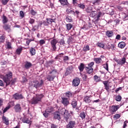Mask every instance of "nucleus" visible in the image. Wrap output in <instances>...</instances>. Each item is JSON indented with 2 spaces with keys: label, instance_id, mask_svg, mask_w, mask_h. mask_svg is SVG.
I'll return each mask as SVG.
<instances>
[{
  "label": "nucleus",
  "instance_id": "22",
  "mask_svg": "<svg viewBox=\"0 0 128 128\" xmlns=\"http://www.w3.org/2000/svg\"><path fill=\"white\" fill-rule=\"evenodd\" d=\"M32 66V64L30 62L26 61L25 62L24 68H26V70H28Z\"/></svg>",
  "mask_w": 128,
  "mask_h": 128
},
{
  "label": "nucleus",
  "instance_id": "64",
  "mask_svg": "<svg viewBox=\"0 0 128 128\" xmlns=\"http://www.w3.org/2000/svg\"><path fill=\"white\" fill-rule=\"evenodd\" d=\"M60 44L61 45L65 44L66 43L64 42V39L60 40Z\"/></svg>",
  "mask_w": 128,
  "mask_h": 128
},
{
  "label": "nucleus",
  "instance_id": "40",
  "mask_svg": "<svg viewBox=\"0 0 128 128\" xmlns=\"http://www.w3.org/2000/svg\"><path fill=\"white\" fill-rule=\"evenodd\" d=\"M22 122L26 124H30V120L28 118H24L22 119Z\"/></svg>",
  "mask_w": 128,
  "mask_h": 128
},
{
  "label": "nucleus",
  "instance_id": "7",
  "mask_svg": "<svg viewBox=\"0 0 128 128\" xmlns=\"http://www.w3.org/2000/svg\"><path fill=\"white\" fill-rule=\"evenodd\" d=\"M114 61L117 62L118 64L122 66H124V64L126 62V58L124 57H123L121 59H115Z\"/></svg>",
  "mask_w": 128,
  "mask_h": 128
},
{
  "label": "nucleus",
  "instance_id": "9",
  "mask_svg": "<svg viewBox=\"0 0 128 128\" xmlns=\"http://www.w3.org/2000/svg\"><path fill=\"white\" fill-rule=\"evenodd\" d=\"M102 82L104 84V89L108 92H110V88H112V86L108 84V80L102 81Z\"/></svg>",
  "mask_w": 128,
  "mask_h": 128
},
{
  "label": "nucleus",
  "instance_id": "3",
  "mask_svg": "<svg viewBox=\"0 0 128 128\" xmlns=\"http://www.w3.org/2000/svg\"><path fill=\"white\" fill-rule=\"evenodd\" d=\"M58 112L60 114L64 116V120H66V122H68V120H70V114L68 113V110H66L64 108H60V109H58Z\"/></svg>",
  "mask_w": 128,
  "mask_h": 128
},
{
  "label": "nucleus",
  "instance_id": "33",
  "mask_svg": "<svg viewBox=\"0 0 128 128\" xmlns=\"http://www.w3.org/2000/svg\"><path fill=\"white\" fill-rule=\"evenodd\" d=\"M66 20L67 22H74V20H72V16H66Z\"/></svg>",
  "mask_w": 128,
  "mask_h": 128
},
{
  "label": "nucleus",
  "instance_id": "45",
  "mask_svg": "<svg viewBox=\"0 0 128 128\" xmlns=\"http://www.w3.org/2000/svg\"><path fill=\"white\" fill-rule=\"evenodd\" d=\"M66 96H67V98H71V96H72V92H68L66 93Z\"/></svg>",
  "mask_w": 128,
  "mask_h": 128
},
{
  "label": "nucleus",
  "instance_id": "5",
  "mask_svg": "<svg viewBox=\"0 0 128 128\" xmlns=\"http://www.w3.org/2000/svg\"><path fill=\"white\" fill-rule=\"evenodd\" d=\"M50 40H50V44L52 48V50L56 52V44H58V40L52 38H50Z\"/></svg>",
  "mask_w": 128,
  "mask_h": 128
},
{
  "label": "nucleus",
  "instance_id": "58",
  "mask_svg": "<svg viewBox=\"0 0 128 128\" xmlns=\"http://www.w3.org/2000/svg\"><path fill=\"white\" fill-rule=\"evenodd\" d=\"M128 120H126L124 122L122 128H126L128 126Z\"/></svg>",
  "mask_w": 128,
  "mask_h": 128
},
{
  "label": "nucleus",
  "instance_id": "2",
  "mask_svg": "<svg viewBox=\"0 0 128 128\" xmlns=\"http://www.w3.org/2000/svg\"><path fill=\"white\" fill-rule=\"evenodd\" d=\"M44 98V94H36V96H34L30 100V103L31 104H38L40 102H42V100Z\"/></svg>",
  "mask_w": 128,
  "mask_h": 128
},
{
  "label": "nucleus",
  "instance_id": "51",
  "mask_svg": "<svg viewBox=\"0 0 128 128\" xmlns=\"http://www.w3.org/2000/svg\"><path fill=\"white\" fill-rule=\"evenodd\" d=\"M10 108V105H8V106H6L4 110H3V113L4 114L5 112H6Z\"/></svg>",
  "mask_w": 128,
  "mask_h": 128
},
{
  "label": "nucleus",
  "instance_id": "60",
  "mask_svg": "<svg viewBox=\"0 0 128 128\" xmlns=\"http://www.w3.org/2000/svg\"><path fill=\"white\" fill-rule=\"evenodd\" d=\"M20 16H21L22 18H24V11L22 10L20 11Z\"/></svg>",
  "mask_w": 128,
  "mask_h": 128
},
{
  "label": "nucleus",
  "instance_id": "19",
  "mask_svg": "<svg viewBox=\"0 0 128 128\" xmlns=\"http://www.w3.org/2000/svg\"><path fill=\"white\" fill-rule=\"evenodd\" d=\"M85 70L86 74H92L94 72V68H90L86 66L85 68Z\"/></svg>",
  "mask_w": 128,
  "mask_h": 128
},
{
  "label": "nucleus",
  "instance_id": "24",
  "mask_svg": "<svg viewBox=\"0 0 128 128\" xmlns=\"http://www.w3.org/2000/svg\"><path fill=\"white\" fill-rule=\"evenodd\" d=\"M92 28V24L90 22H88V24H84L83 28H82V30H88V28Z\"/></svg>",
  "mask_w": 128,
  "mask_h": 128
},
{
  "label": "nucleus",
  "instance_id": "14",
  "mask_svg": "<svg viewBox=\"0 0 128 128\" xmlns=\"http://www.w3.org/2000/svg\"><path fill=\"white\" fill-rule=\"evenodd\" d=\"M14 110L16 112H22V106L20 104H18L14 106Z\"/></svg>",
  "mask_w": 128,
  "mask_h": 128
},
{
  "label": "nucleus",
  "instance_id": "26",
  "mask_svg": "<svg viewBox=\"0 0 128 128\" xmlns=\"http://www.w3.org/2000/svg\"><path fill=\"white\" fill-rule=\"evenodd\" d=\"M94 60L96 64H102V60L100 58H94Z\"/></svg>",
  "mask_w": 128,
  "mask_h": 128
},
{
  "label": "nucleus",
  "instance_id": "47",
  "mask_svg": "<svg viewBox=\"0 0 128 128\" xmlns=\"http://www.w3.org/2000/svg\"><path fill=\"white\" fill-rule=\"evenodd\" d=\"M83 50L85 52H88V50H90V46H88V45L84 46L83 48Z\"/></svg>",
  "mask_w": 128,
  "mask_h": 128
},
{
  "label": "nucleus",
  "instance_id": "55",
  "mask_svg": "<svg viewBox=\"0 0 128 128\" xmlns=\"http://www.w3.org/2000/svg\"><path fill=\"white\" fill-rule=\"evenodd\" d=\"M96 12H94V11L91 12L90 14V16L92 18H94V16H96Z\"/></svg>",
  "mask_w": 128,
  "mask_h": 128
},
{
  "label": "nucleus",
  "instance_id": "18",
  "mask_svg": "<svg viewBox=\"0 0 128 128\" xmlns=\"http://www.w3.org/2000/svg\"><path fill=\"white\" fill-rule=\"evenodd\" d=\"M83 100L84 102H86V104H90V102H92V99H90V96H84Z\"/></svg>",
  "mask_w": 128,
  "mask_h": 128
},
{
  "label": "nucleus",
  "instance_id": "50",
  "mask_svg": "<svg viewBox=\"0 0 128 128\" xmlns=\"http://www.w3.org/2000/svg\"><path fill=\"white\" fill-rule=\"evenodd\" d=\"M116 102H120V100H122V96L120 95L116 96Z\"/></svg>",
  "mask_w": 128,
  "mask_h": 128
},
{
  "label": "nucleus",
  "instance_id": "61",
  "mask_svg": "<svg viewBox=\"0 0 128 128\" xmlns=\"http://www.w3.org/2000/svg\"><path fill=\"white\" fill-rule=\"evenodd\" d=\"M30 12L32 16H36V14H38V12L34 11V10H31Z\"/></svg>",
  "mask_w": 128,
  "mask_h": 128
},
{
  "label": "nucleus",
  "instance_id": "15",
  "mask_svg": "<svg viewBox=\"0 0 128 128\" xmlns=\"http://www.w3.org/2000/svg\"><path fill=\"white\" fill-rule=\"evenodd\" d=\"M80 78H75L72 81L73 86H78V84H80Z\"/></svg>",
  "mask_w": 128,
  "mask_h": 128
},
{
  "label": "nucleus",
  "instance_id": "31",
  "mask_svg": "<svg viewBox=\"0 0 128 128\" xmlns=\"http://www.w3.org/2000/svg\"><path fill=\"white\" fill-rule=\"evenodd\" d=\"M4 30H10V26L8 24H4L2 26Z\"/></svg>",
  "mask_w": 128,
  "mask_h": 128
},
{
  "label": "nucleus",
  "instance_id": "4",
  "mask_svg": "<svg viewBox=\"0 0 128 128\" xmlns=\"http://www.w3.org/2000/svg\"><path fill=\"white\" fill-rule=\"evenodd\" d=\"M42 84H44V80H40V82L36 80L31 82L30 86L36 88H42Z\"/></svg>",
  "mask_w": 128,
  "mask_h": 128
},
{
  "label": "nucleus",
  "instance_id": "42",
  "mask_svg": "<svg viewBox=\"0 0 128 128\" xmlns=\"http://www.w3.org/2000/svg\"><path fill=\"white\" fill-rule=\"evenodd\" d=\"M94 80H95V82H100V78L98 77L96 75H95L94 76Z\"/></svg>",
  "mask_w": 128,
  "mask_h": 128
},
{
  "label": "nucleus",
  "instance_id": "63",
  "mask_svg": "<svg viewBox=\"0 0 128 128\" xmlns=\"http://www.w3.org/2000/svg\"><path fill=\"white\" fill-rule=\"evenodd\" d=\"M48 114H50V113L48 112H46V110L45 112L44 113L43 115L45 118H48Z\"/></svg>",
  "mask_w": 128,
  "mask_h": 128
},
{
  "label": "nucleus",
  "instance_id": "59",
  "mask_svg": "<svg viewBox=\"0 0 128 128\" xmlns=\"http://www.w3.org/2000/svg\"><path fill=\"white\" fill-rule=\"evenodd\" d=\"M34 22H36V20H34V19L30 18L29 21V23L30 24H34Z\"/></svg>",
  "mask_w": 128,
  "mask_h": 128
},
{
  "label": "nucleus",
  "instance_id": "49",
  "mask_svg": "<svg viewBox=\"0 0 128 128\" xmlns=\"http://www.w3.org/2000/svg\"><path fill=\"white\" fill-rule=\"evenodd\" d=\"M26 40H27L26 41V44H28V46L30 44V43L31 42H34V39L26 38Z\"/></svg>",
  "mask_w": 128,
  "mask_h": 128
},
{
  "label": "nucleus",
  "instance_id": "46",
  "mask_svg": "<svg viewBox=\"0 0 128 128\" xmlns=\"http://www.w3.org/2000/svg\"><path fill=\"white\" fill-rule=\"evenodd\" d=\"M78 8H82V10H84L86 8V5L84 4H80L79 5H78Z\"/></svg>",
  "mask_w": 128,
  "mask_h": 128
},
{
  "label": "nucleus",
  "instance_id": "28",
  "mask_svg": "<svg viewBox=\"0 0 128 128\" xmlns=\"http://www.w3.org/2000/svg\"><path fill=\"white\" fill-rule=\"evenodd\" d=\"M54 78H56L54 76H52L50 74H49L46 76V80H48V82H52Z\"/></svg>",
  "mask_w": 128,
  "mask_h": 128
},
{
  "label": "nucleus",
  "instance_id": "11",
  "mask_svg": "<svg viewBox=\"0 0 128 128\" xmlns=\"http://www.w3.org/2000/svg\"><path fill=\"white\" fill-rule=\"evenodd\" d=\"M62 101L61 102L64 104V106H68V104H70V101L68 100V99L64 97H62Z\"/></svg>",
  "mask_w": 128,
  "mask_h": 128
},
{
  "label": "nucleus",
  "instance_id": "27",
  "mask_svg": "<svg viewBox=\"0 0 128 128\" xmlns=\"http://www.w3.org/2000/svg\"><path fill=\"white\" fill-rule=\"evenodd\" d=\"M106 36L108 38H112L114 36V32L112 30H108L106 32Z\"/></svg>",
  "mask_w": 128,
  "mask_h": 128
},
{
  "label": "nucleus",
  "instance_id": "35",
  "mask_svg": "<svg viewBox=\"0 0 128 128\" xmlns=\"http://www.w3.org/2000/svg\"><path fill=\"white\" fill-rule=\"evenodd\" d=\"M118 46L120 48H124L126 46V43L124 42H120L118 44Z\"/></svg>",
  "mask_w": 128,
  "mask_h": 128
},
{
  "label": "nucleus",
  "instance_id": "13",
  "mask_svg": "<svg viewBox=\"0 0 128 128\" xmlns=\"http://www.w3.org/2000/svg\"><path fill=\"white\" fill-rule=\"evenodd\" d=\"M74 67L72 66H70L66 68V72H65V76H68L72 72H74Z\"/></svg>",
  "mask_w": 128,
  "mask_h": 128
},
{
  "label": "nucleus",
  "instance_id": "30",
  "mask_svg": "<svg viewBox=\"0 0 128 128\" xmlns=\"http://www.w3.org/2000/svg\"><path fill=\"white\" fill-rule=\"evenodd\" d=\"M96 46H98V48H103V50H104L105 45L103 42H98L96 44Z\"/></svg>",
  "mask_w": 128,
  "mask_h": 128
},
{
  "label": "nucleus",
  "instance_id": "44",
  "mask_svg": "<svg viewBox=\"0 0 128 128\" xmlns=\"http://www.w3.org/2000/svg\"><path fill=\"white\" fill-rule=\"evenodd\" d=\"M6 40V36L2 35L0 36V42H4Z\"/></svg>",
  "mask_w": 128,
  "mask_h": 128
},
{
  "label": "nucleus",
  "instance_id": "1",
  "mask_svg": "<svg viewBox=\"0 0 128 128\" xmlns=\"http://www.w3.org/2000/svg\"><path fill=\"white\" fill-rule=\"evenodd\" d=\"M3 80L6 84V86L11 84L14 86L16 82V78H15L12 80V72H8L5 76H2Z\"/></svg>",
  "mask_w": 128,
  "mask_h": 128
},
{
  "label": "nucleus",
  "instance_id": "25",
  "mask_svg": "<svg viewBox=\"0 0 128 128\" xmlns=\"http://www.w3.org/2000/svg\"><path fill=\"white\" fill-rule=\"evenodd\" d=\"M78 68L80 72H82L84 70V63H80V66H78Z\"/></svg>",
  "mask_w": 128,
  "mask_h": 128
},
{
  "label": "nucleus",
  "instance_id": "21",
  "mask_svg": "<svg viewBox=\"0 0 128 128\" xmlns=\"http://www.w3.org/2000/svg\"><path fill=\"white\" fill-rule=\"evenodd\" d=\"M58 74V70L56 69H53L52 70L50 71L49 74H50L52 76H54L56 78V74Z\"/></svg>",
  "mask_w": 128,
  "mask_h": 128
},
{
  "label": "nucleus",
  "instance_id": "32",
  "mask_svg": "<svg viewBox=\"0 0 128 128\" xmlns=\"http://www.w3.org/2000/svg\"><path fill=\"white\" fill-rule=\"evenodd\" d=\"M66 12L68 14H72L74 16H76L74 11L72 10V9L67 8L66 10Z\"/></svg>",
  "mask_w": 128,
  "mask_h": 128
},
{
  "label": "nucleus",
  "instance_id": "8",
  "mask_svg": "<svg viewBox=\"0 0 128 128\" xmlns=\"http://www.w3.org/2000/svg\"><path fill=\"white\" fill-rule=\"evenodd\" d=\"M12 98H14V100H24V96H22V94H20L18 92H16L12 96Z\"/></svg>",
  "mask_w": 128,
  "mask_h": 128
},
{
  "label": "nucleus",
  "instance_id": "38",
  "mask_svg": "<svg viewBox=\"0 0 128 128\" xmlns=\"http://www.w3.org/2000/svg\"><path fill=\"white\" fill-rule=\"evenodd\" d=\"M46 112H48L49 114H50L52 112V110H54V108L52 106H49L46 108Z\"/></svg>",
  "mask_w": 128,
  "mask_h": 128
},
{
  "label": "nucleus",
  "instance_id": "36",
  "mask_svg": "<svg viewBox=\"0 0 128 128\" xmlns=\"http://www.w3.org/2000/svg\"><path fill=\"white\" fill-rule=\"evenodd\" d=\"M30 52L31 56H34V54H36V49L32 47L31 48L30 50Z\"/></svg>",
  "mask_w": 128,
  "mask_h": 128
},
{
  "label": "nucleus",
  "instance_id": "12",
  "mask_svg": "<svg viewBox=\"0 0 128 128\" xmlns=\"http://www.w3.org/2000/svg\"><path fill=\"white\" fill-rule=\"evenodd\" d=\"M74 126H76V121L70 120L66 126V128H74Z\"/></svg>",
  "mask_w": 128,
  "mask_h": 128
},
{
  "label": "nucleus",
  "instance_id": "52",
  "mask_svg": "<svg viewBox=\"0 0 128 128\" xmlns=\"http://www.w3.org/2000/svg\"><path fill=\"white\" fill-rule=\"evenodd\" d=\"M104 68L108 72V63L106 62V64L104 65Z\"/></svg>",
  "mask_w": 128,
  "mask_h": 128
},
{
  "label": "nucleus",
  "instance_id": "29",
  "mask_svg": "<svg viewBox=\"0 0 128 128\" xmlns=\"http://www.w3.org/2000/svg\"><path fill=\"white\" fill-rule=\"evenodd\" d=\"M22 52V46L18 47L16 51V54L20 56Z\"/></svg>",
  "mask_w": 128,
  "mask_h": 128
},
{
  "label": "nucleus",
  "instance_id": "54",
  "mask_svg": "<svg viewBox=\"0 0 128 128\" xmlns=\"http://www.w3.org/2000/svg\"><path fill=\"white\" fill-rule=\"evenodd\" d=\"M64 53H60L56 57V58H64Z\"/></svg>",
  "mask_w": 128,
  "mask_h": 128
},
{
  "label": "nucleus",
  "instance_id": "10",
  "mask_svg": "<svg viewBox=\"0 0 128 128\" xmlns=\"http://www.w3.org/2000/svg\"><path fill=\"white\" fill-rule=\"evenodd\" d=\"M114 44H107L106 45H105L104 50H114Z\"/></svg>",
  "mask_w": 128,
  "mask_h": 128
},
{
  "label": "nucleus",
  "instance_id": "34",
  "mask_svg": "<svg viewBox=\"0 0 128 128\" xmlns=\"http://www.w3.org/2000/svg\"><path fill=\"white\" fill-rule=\"evenodd\" d=\"M66 30L69 31V30H70L72 28L73 26L72 24L69 23V24H66Z\"/></svg>",
  "mask_w": 128,
  "mask_h": 128
},
{
  "label": "nucleus",
  "instance_id": "37",
  "mask_svg": "<svg viewBox=\"0 0 128 128\" xmlns=\"http://www.w3.org/2000/svg\"><path fill=\"white\" fill-rule=\"evenodd\" d=\"M6 48L8 50H12V42H6Z\"/></svg>",
  "mask_w": 128,
  "mask_h": 128
},
{
  "label": "nucleus",
  "instance_id": "57",
  "mask_svg": "<svg viewBox=\"0 0 128 128\" xmlns=\"http://www.w3.org/2000/svg\"><path fill=\"white\" fill-rule=\"evenodd\" d=\"M39 44L40 46H42V44H46V40H40Z\"/></svg>",
  "mask_w": 128,
  "mask_h": 128
},
{
  "label": "nucleus",
  "instance_id": "16",
  "mask_svg": "<svg viewBox=\"0 0 128 128\" xmlns=\"http://www.w3.org/2000/svg\"><path fill=\"white\" fill-rule=\"evenodd\" d=\"M54 120H60V114L58 112H56L53 114Z\"/></svg>",
  "mask_w": 128,
  "mask_h": 128
},
{
  "label": "nucleus",
  "instance_id": "43",
  "mask_svg": "<svg viewBox=\"0 0 128 128\" xmlns=\"http://www.w3.org/2000/svg\"><path fill=\"white\" fill-rule=\"evenodd\" d=\"M79 116H80L82 120H84V118H86V113L84 112L80 113Z\"/></svg>",
  "mask_w": 128,
  "mask_h": 128
},
{
  "label": "nucleus",
  "instance_id": "53",
  "mask_svg": "<svg viewBox=\"0 0 128 128\" xmlns=\"http://www.w3.org/2000/svg\"><path fill=\"white\" fill-rule=\"evenodd\" d=\"M10 0H2L1 2L4 4V6H6L8 4V1Z\"/></svg>",
  "mask_w": 128,
  "mask_h": 128
},
{
  "label": "nucleus",
  "instance_id": "39",
  "mask_svg": "<svg viewBox=\"0 0 128 128\" xmlns=\"http://www.w3.org/2000/svg\"><path fill=\"white\" fill-rule=\"evenodd\" d=\"M46 20L47 23H48V24H52V22H54V19L48 18Z\"/></svg>",
  "mask_w": 128,
  "mask_h": 128
},
{
  "label": "nucleus",
  "instance_id": "17",
  "mask_svg": "<svg viewBox=\"0 0 128 128\" xmlns=\"http://www.w3.org/2000/svg\"><path fill=\"white\" fill-rule=\"evenodd\" d=\"M2 120L4 124H5L6 126H8L10 124V120L7 117L4 116V115L2 116Z\"/></svg>",
  "mask_w": 128,
  "mask_h": 128
},
{
  "label": "nucleus",
  "instance_id": "6",
  "mask_svg": "<svg viewBox=\"0 0 128 128\" xmlns=\"http://www.w3.org/2000/svg\"><path fill=\"white\" fill-rule=\"evenodd\" d=\"M120 108V105H113L112 106L110 107L109 110L110 114H114L116 112V110H118Z\"/></svg>",
  "mask_w": 128,
  "mask_h": 128
},
{
  "label": "nucleus",
  "instance_id": "56",
  "mask_svg": "<svg viewBox=\"0 0 128 128\" xmlns=\"http://www.w3.org/2000/svg\"><path fill=\"white\" fill-rule=\"evenodd\" d=\"M120 118V114H116L114 116V120H118Z\"/></svg>",
  "mask_w": 128,
  "mask_h": 128
},
{
  "label": "nucleus",
  "instance_id": "20",
  "mask_svg": "<svg viewBox=\"0 0 128 128\" xmlns=\"http://www.w3.org/2000/svg\"><path fill=\"white\" fill-rule=\"evenodd\" d=\"M71 105L73 108H78V100L76 99H72L71 102Z\"/></svg>",
  "mask_w": 128,
  "mask_h": 128
},
{
  "label": "nucleus",
  "instance_id": "62",
  "mask_svg": "<svg viewBox=\"0 0 128 128\" xmlns=\"http://www.w3.org/2000/svg\"><path fill=\"white\" fill-rule=\"evenodd\" d=\"M98 20H100V18H97V17H96L94 20V24H98Z\"/></svg>",
  "mask_w": 128,
  "mask_h": 128
},
{
  "label": "nucleus",
  "instance_id": "48",
  "mask_svg": "<svg viewBox=\"0 0 128 128\" xmlns=\"http://www.w3.org/2000/svg\"><path fill=\"white\" fill-rule=\"evenodd\" d=\"M94 66V62H92L88 64V66L87 68H92V66Z\"/></svg>",
  "mask_w": 128,
  "mask_h": 128
},
{
  "label": "nucleus",
  "instance_id": "41",
  "mask_svg": "<svg viewBox=\"0 0 128 128\" xmlns=\"http://www.w3.org/2000/svg\"><path fill=\"white\" fill-rule=\"evenodd\" d=\"M8 22V19L6 16H3L2 22L4 24H6Z\"/></svg>",
  "mask_w": 128,
  "mask_h": 128
},
{
  "label": "nucleus",
  "instance_id": "23",
  "mask_svg": "<svg viewBox=\"0 0 128 128\" xmlns=\"http://www.w3.org/2000/svg\"><path fill=\"white\" fill-rule=\"evenodd\" d=\"M62 6H68L70 4L68 3V0H58Z\"/></svg>",
  "mask_w": 128,
  "mask_h": 128
}]
</instances>
